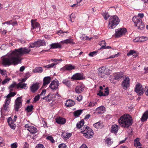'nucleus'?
<instances>
[{
	"label": "nucleus",
	"instance_id": "nucleus-1",
	"mask_svg": "<svg viewBox=\"0 0 148 148\" xmlns=\"http://www.w3.org/2000/svg\"><path fill=\"white\" fill-rule=\"evenodd\" d=\"M31 51L29 47H21L15 49L8 56V57L4 58L2 61L5 66H9L11 65H16L21 63L22 58L21 56L29 53Z\"/></svg>",
	"mask_w": 148,
	"mask_h": 148
},
{
	"label": "nucleus",
	"instance_id": "nucleus-2",
	"mask_svg": "<svg viewBox=\"0 0 148 148\" xmlns=\"http://www.w3.org/2000/svg\"><path fill=\"white\" fill-rule=\"evenodd\" d=\"M131 116L129 114H125L118 119V122L121 127L125 128L130 126L132 123Z\"/></svg>",
	"mask_w": 148,
	"mask_h": 148
},
{
	"label": "nucleus",
	"instance_id": "nucleus-3",
	"mask_svg": "<svg viewBox=\"0 0 148 148\" xmlns=\"http://www.w3.org/2000/svg\"><path fill=\"white\" fill-rule=\"evenodd\" d=\"M119 20L116 16H112L109 19L108 27L110 29L114 28L119 24Z\"/></svg>",
	"mask_w": 148,
	"mask_h": 148
},
{
	"label": "nucleus",
	"instance_id": "nucleus-4",
	"mask_svg": "<svg viewBox=\"0 0 148 148\" xmlns=\"http://www.w3.org/2000/svg\"><path fill=\"white\" fill-rule=\"evenodd\" d=\"M81 133L83 134L84 136L86 138H91L93 136L94 133L91 128L89 127L86 126L82 129Z\"/></svg>",
	"mask_w": 148,
	"mask_h": 148
},
{
	"label": "nucleus",
	"instance_id": "nucleus-5",
	"mask_svg": "<svg viewBox=\"0 0 148 148\" xmlns=\"http://www.w3.org/2000/svg\"><path fill=\"white\" fill-rule=\"evenodd\" d=\"M132 21L135 26H137L138 29H143L144 28V23L140 18H138L136 16H134L132 18Z\"/></svg>",
	"mask_w": 148,
	"mask_h": 148
},
{
	"label": "nucleus",
	"instance_id": "nucleus-6",
	"mask_svg": "<svg viewBox=\"0 0 148 148\" xmlns=\"http://www.w3.org/2000/svg\"><path fill=\"white\" fill-rule=\"evenodd\" d=\"M109 70L104 66L99 68L98 70V74L100 77L105 78L109 75L108 72Z\"/></svg>",
	"mask_w": 148,
	"mask_h": 148
},
{
	"label": "nucleus",
	"instance_id": "nucleus-7",
	"mask_svg": "<svg viewBox=\"0 0 148 148\" xmlns=\"http://www.w3.org/2000/svg\"><path fill=\"white\" fill-rule=\"evenodd\" d=\"M22 97H18L15 100L14 105V109L15 111L18 112L22 106Z\"/></svg>",
	"mask_w": 148,
	"mask_h": 148
},
{
	"label": "nucleus",
	"instance_id": "nucleus-8",
	"mask_svg": "<svg viewBox=\"0 0 148 148\" xmlns=\"http://www.w3.org/2000/svg\"><path fill=\"white\" fill-rule=\"evenodd\" d=\"M126 29L125 28H119L115 30V36L116 37H120L124 34L126 32Z\"/></svg>",
	"mask_w": 148,
	"mask_h": 148
},
{
	"label": "nucleus",
	"instance_id": "nucleus-9",
	"mask_svg": "<svg viewBox=\"0 0 148 148\" xmlns=\"http://www.w3.org/2000/svg\"><path fill=\"white\" fill-rule=\"evenodd\" d=\"M134 91L137 93L138 96H140L143 94L144 90L140 84H138L136 86Z\"/></svg>",
	"mask_w": 148,
	"mask_h": 148
},
{
	"label": "nucleus",
	"instance_id": "nucleus-10",
	"mask_svg": "<svg viewBox=\"0 0 148 148\" xmlns=\"http://www.w3.org/2000/svg\"><path fill=\"white\" fill-rule=\"evenodd\" d=\"M130 78L128 77H126L122 82L121 86L123 89L126 90L130 86Z\"/></svg>",
	"mask_w": 148,
	"mask_h": 148
},
{
	"label": "nucleus",
	"instance_id": "nucleus-11",
	"mask_svg": "<svg viewBox=\"0 0 148 148\" xmlns=\"http://www.w3.org/2000/svg\"><path fill=\"white\" fill-rule=\"evenodd\" d=\"M59 83L58 81H53L50 84L49 87L53 90H57L59 85Z\"/></svg>",
	"mask_w": 148,
	"mask_h": 148
},
{
	"label": "nucleus",
	"instance_id": "nucleus-12",
	"mask_svg": "<svg viewBox=\"0 0 148 148\" xmlns=\"http://www.w3.org/2000/svg\"><path fill=\"white\" fill-rule=\"evenodd\" d=\"M39 84L38 83L33 84L30 87V89L31 91L34 93L39 88Z\"/></svg>",
	"mask_w": 148,
	"mask_h": 148
},
{
	"label": "nucleus",
	"instance_id": "nucleus-13",
	"mask_svg": "<svg viewBox=\"0 0 148 148\" xmlns=\"http://www.w3.org/2000/svg\"><path fill=\"white\" fill-rule=\"evenodd\" d=\"M71 78L75 80L82 79L84 78L83 74L79 73H76L73 75Z\"/></svg>",
	"mask_w": 148,
	"mask_h": 148
},
{
	"label": "nucleus",
	"instance_id": "nucleus-14",
	"mask_svg": "<svg viewBox=\"0 0 148 148\" xmlns=\"http://www.w3.org/2000/svg\"><path fill=\"white\" fill-rule=\"evenodd\" d=\"M32 26L33 29H35V30H38L39 26V24L35 20H31Z\"/></svg>",
	"mask_w": 148,
	"mask_h": 148
},
{
	"label": "nucleus",
	"instance_id": "nucleus-15",
	"mask_svg": "<svg viewBox=\"0 0 148 148\" xmlns=\"http://www.w3.org/2000/svg\"><path fill=\"white\" fill-rule=\"evenodd\" d=\"M84 86L83 85H79L77 86L75 88V92L77 93H80L84 90Z\"/></svg>",
	"mask_w": 148,
	"mask_h": 148
},
{
	"label": "nucleus",
	"instance_id": "nucleus-16",
	"mask_svg": "<svg viewBox=\"0 0 148 148\" xmlns=\"http://www.w3.org/2000/svg\"><path fill=\"white\" fill-rule=\"evenodd\" d=\"M51 78L50 77H46L44 78L43 79V83L42 85V87L44 88L50 82Z\"/></svg>",
	"mask_w": 148,
	"mask_h": 148
},
{
	"label": "nucleus",
	"instance_id": "nucleus-17",
	"mask_svg": "<svg viewBox=\"0 0 148 148\" xmlns=\"http://www.w3.org/2000/svg\"><path fill=\"white\" fill-rule=\"evenodd\" d=\"M75 69V67L71 64H67L64 66L61 69L63 71H70Z\"/></svg>",
	"mask_w": 148,
	"mask_h": 148
},
{
	"label": "nucleus",
	"instance_id": "nucleus-18",
	"mask_svg": "<svg viewBox=\"0 0 148 148\" xmlns=\"http://www.w3.org/2000/svg\"><path fill=\"white\" fill-rule=\"evenodd\" d=\"M84 121L83 119L82 120L79 122L77 124V128L79 129H81V132L82 131V129L84 127H86V126H84Z\"/></svg>",
	"mask_w": 148,
	"mask_h": 148
},
{
	"label": "nucleus",
	"instance_id": "nucleus-19",
	"mask_svg": "<svg viewBox=\"0 0 148 148\" xmlns=\"http://www.w3.org/2000/svg\"><path fill=\"white\" fill-rule=\"evenodd\" d=\"M119 129V127L118 125L115 124L112 125L111 127V131L112 133L116 134L118 132Z\"/></svg>",
	"mask_w": 148,
	"mask_h": 148
},
{
	"label": "nucleus",
	"instance_id": "nucleus-20",
	"mask_svg": "<svg viewBox=\"0 0 148 148\" xmlns=\"http://www.w3.org/2000/svg\"><path fill=\"white\" fill-rule=\"evenodd\" d=\"M56 122L60 124H64L66 122L65 119L61 117H59L56 119Z\"/></svg>",
	"mask_w": 148,
	"mask_h": 148
},
{
	"label": "nucleus",
	"instance_id": "nucleus-21",
	"mask_svg": "<svg viewBox=\"0 0 148 148\" xmlns=\"http://www.w3.org/2000/svg\"><path fill=\"white\" fill-rule=\"evenodd\" d=\"M75 102L71 100H67L65 103V105L68 107H70L74 106Z\"/></svg>",
	"mask_w": 148,
	"mask_h": 148
},
{
	"label": "nucleus",
	"instance_id": "nucleus-22",
	"mask_svg": "<svg viewBox=\"0 0 148 148\" xmlns=\"http://www.w3.org/2000/svg\"><path fill=\"white\" fill-rule=\"evenodd\" d=\"M105 107L103 106L98 107L96 109V110L97 111V114H100L103 113L105 111Z\"/></svg>",
	"mask_w": 148,
	"mask_h": 148
},
{
	"label": "nucleus",
	"instance_id": "nucleus-23",
	"mask_svg": "<svg viewBox=\"0 0 148 148\" xmlns=\"http://www.w3.org/2000/svg\"><path fill=\"white\" fill-rule=\"evenodd\" d=\"M27 84L25 83H22V82H20L16 85V87L17 88H23L25 89H26L27 88Z\"/></svg>",
	"mask_w": 148,
	"mask_h": 148
},
{
	"label": "nucleus",
	"instance_id": "nucleus-24",
	"mask_svg": "<svg viewBox=\"0 0 148 148\" xmlns=\"http://www.w3.org/2000/svg\"><path fill=\"white\" fill-rule=\"evenodd\" d=\"M50 49H54L59 48L61 47V46L59 43H53L50 45Z\"/></svg>",
	"mask_w": 148,
	"mask_h": 148
},
{
	"label": "nucleus",
	"instance_id": "nucleus-25",
	"mask_svg": "<svg viewBox=\"0 0 148 148\" xmlns=\"http://www.w3.org/2000/svg\"><path fill=\"white\" fill-rule=\"evenodd\" d=\"M27 130L32 134H34L37 132L36 128L32 126H30L29 129H27Z\"/></svg>",
	"mask_w": 148,
	"mask_h": 148
},
{
	"label": "nucleus",
	"instance_id": "nucleus-26",
	"mask_svg": "<svg viewBox=\"0 0 148 148\" xmlns=\"http://www.w3.org/2000/svg\"><path fill=\"white\" fill-rule=\"evenodd\" d=\"M148 118V111L145 112L143 114L141 120L142 121L144 122L147 121Z\"/></svg>",
	"mask_w": 148,
	"mask_h": 148
},
{
	"label": "nucleus",
	"instance_id": "nucleus-27",
	"mask_svg": "<svg viewBox=\"0 0 148 148\" xmlns=\"http://www.w3.org/2000/svg\"><path fill=\"white\" fill-rule=\"evenodd\" d=\"M114 78L113 79L115 80H118L123 77V74L121 73H115L114 75Z\"/></svg>",
	"mask_w": 148,
	"mask_h": 148
},
{
	"label": "nucleus",
	"instance_id": "nucleus-28",
	"mask_svg": "<svg viewBox=\"0 0 148 148\" xmlns=\"http://www.w3.org/2000/svg\"><path fill=\"white\" fill-rule=\"evenodd\" d=\"M60 42L62 44L70 43L72 44H75V43L73 42V40L71 38L65 40H64L61 41Z\"/></svg>",
	"mask_w": 148,
	"mask_h": 148
},
{
	"label": "nucleus",
	"instance_id": "nucleus-29",
	"mask_svg": "<svg viewBox=\"0 0 148 148\" xmlns=\"http://www.w3.org/2000/svg\"><path fill=\"white\" fill-rule=\"evenodd\" d=\"M71 133H67L65 132H62L61 136L64 138L67 139L71 136Z\"/></svg>",
	"mask_w": 148,
	"mask_h": 148
},
{
	"label": "nucleus",
	"instance_id": "nucleus-30",
	"mask_svg": "<svg viewBox=\"0 0 148 148\" xmlns=\"http://www.w3.org/2000/svg\"><path fill=\"white\" fill-rule=\"evenodd\" d=\"M69 33L68 32H63L62 30H60L58 31L57 34L62 37H66Z\"/></svg>",
	"mask_w": 148,
	"mask_h": 148
},
{
	"label": "nucleus",
	"instance_id": "nucleus-31",
	"mask_svg": "<svg viewBox=\"0 0 148 148\" xmlns=\"http://www.w3.org/2000/svg\"><path fill=\"white\" fill-rule=\"evenodd\" d=\"M10 100L11 99H5V103L3 105V107L5 110H7V109L8 107V106L10 103Z\"/></svg>",
	"mask_w": 148,
	"mask_h": 148
},
{
	"label": "nucleus",
	"instance_id": "nucleus-32",
	"mask_svg": "<svg viewBox=\"0 0 148 148\" xmlns=\"http://www.w3.org/2000/svg\"><path fill=\"white\" fill-rule=\"evenodd\" d=\"M132 55L135 58L138 56L136 52L134 50H131L127 53V55L129 56Z\"/></svg>",
	"mask_w": 148,
	"mask_h": 148
},
{
	"label": "nucleus",
	"instance_id": "nucleus-33",
	"mask_svg": "<svg viewBox=\"0 0 148 148\" xmlns=\"http://www.w3.org/2000/svg\"><path fill=\"white\" fill-rule=\"evenodd\" d=\"M83 110H78L74 111L73 112L74 115L76 117H78L80 115L82 112Z\"/></svg>",
	"mask_w": 148,
	"mask_h": 148
},
{
	"label": "nucleus",
	"instance_id": "nucleus-34",
	"mask_svg": "<svg viewBox=\"0 0 148 148\" xmlns=\"http://www.w3.org/2000/svg\"><path fill=\"white\" fill-rule=\"evenodd\" d=\"M40 46V45L38 44V41L35 42L34 43H31L29 46V47L32 48H33L34 47H39Z\"/></svg>",
	"mask_w": 148,
	"mask_h": 148
},
{
	"label": "nucleus",
	"instance_id": "nucleus-35",
	"mask_svg": "<svg viewBox=\"0 0 148 148\" xmlns=\"http://www.w3.org/2000/svg\"><path fill=\"white\" fill-rule=\"evenodd\" d=\"M62 83L68 87H70L71 85V82L70 81L66 79H64Z\"/></svg>",
	"mask_w": 148,
	"mask_h": 148
},
{
	"label": "nucleus",
	"instance_id": "nucleus-36",
	"mask_svg": "<svg viewBox=\"0 0 148 148\" xmlns=\"http://www.w3.org/2000/svg\"><path fill=\"white\" fill-rule=\"evenodd\" d=\"M17 84L15 82H13V83L10 86L9 89L10 92H12L13 90V88L16 86Z\"/></svg>",
	"mask_w": 148,
	"mask_h": 148
},
{
	"label": "nucleus",
	"instance_id": "nucleus-37",
	"mask_svg": "<svg viewBox=\"0 0 148 148\" xmlns=\"http://www.w3.org/2000/svg\"><path fill=\"white\" fill-rule=\"evenodd\" d=\"M34 106L33 105H30L28 106L25 109V110L27 112H31L33 109Z\"/></svg>",
	"mask_w": 148,
	"mask_h": 148
},
{
	"label": "nucleus",
	"instance_id": "nucleus-38",
	"mask_svg": "<svg viewBox=\"0 0 148 148\" xmlns=\"http://www.w3.org/2000/svg\"><path fill=\"white\" fill-rule=\"evenodd\" d=\"M94 126L97 128H101L102 127V124L99 122H98L94 124Z\"/></svg>",
	"mask_w": 148,
	"mask_h": 148
},
{
	"label": "nucleus",
	"instance_id": "nucleus-39",
	"mask_svg": "<svg viewBox=\"0 0 148 148\" xmlns=\"http://www.w3.org/2000/svg\"><path fill=\"white\" fill-rule=\"evenodd\" d=\"M106 142L107 145L110 146L113 143V141L110 138H108L106 139Z\"/></svg>",
	"mask_w": 148,
	"mask_h": 148
},
{
	"label": "nucleus",
	"instance_id": "nucleus-40",
	"mask_svg": "<svg viewBox=\"0 0 148 148\" xmlns=\"http://www.w3.org/2000/svg\"><path fill=\"white\" fill-rule=\"evenodd\" d=\"M42 67H38L36 68L34 70V73H40L42 71Z\"/></svg>",
	"mask_w": 148,
	"mask_h": 148
},
{
	"label": "nucleus",
	"instance_id": "nucleus-41",
	"mask_svg": "<svg viewBox=\"0 0 148 148\" xmlns=\"http://www.w3.org/2000/svg\"><path fill=\"white\" fill-rule=\"evenodd\" d=\"M51 60L53 62H54L56 63H54L55 64H58L60 62H61L62 61V59H52Z\"/></svg>",
	"mask_w": 148,
	"mask_h": 148
},
{
	"label": "nucleus",
	"instance_id": "nucleus-42",
	"mask_svg": "<svg viewBox=\"0 0 148 148\" xmlns=\"http://www.w3.org/2000/svg\"><path fill=\"white\" fill-rule=\"evenodd\" d=\"M38 42L39 45H40V46H45L46 45L44 40H38Z\"/></svg>",
	"mask_w": 148,
	"mask_h": 148
},
{
	"label": "nucleus",
	"instance_id": "nucleus-43",
	"mask_svg": "<svg viewBox=\"0 0 148 148\" xmlns=\"http://www.w3.org/2000/svg\"><path fill=\"white\" fill-rule=\"evenodd\" d=\"M56 64H55L54 63H52L51 64H49L48 65L45 66L44 67L45 68H47V69H49L53 67L54 65H56Z\"/></svg>",
	"mask_w": 148,
	"mask_h": 148
},
{
	"label": "nucleus",
	"instance_id": "nucleus-44",
	"mask_svg": "<svg viewBox=\"0 0 148 148\" xmlns=\"http://www.w3.org/2000/svg\"><path fill=\"white\" fill-rule=\"evenodd\" d=\"M75 14L72 13L70 16V20L71 22H73L74 21L75 18Z\"/></svg>",
	"mask_w": 148,
	"mask_h": 148
},
{
	"label": "nucleus",
	"instance_id": "nucleus-45",
	"mask_svg": "<svg viewBox=\"0 0 148 148\" xmlns=\"http://www.w3.org/2000/svg\"><path fill=\"white\" fill-rule=\"evenodd\" d=\"M7 122L9 125L14 123V120H12V119L11 117H9L8 118L7 120Z\"/></svg>",
	"mask_w": 148,
	"mask_h": 148
},
{
	"label": "nucleus",
	"instance_id": "nucleus-46",
	"mask_svg": "<svg viewBox=\"0 0 148 148\" xmlns=\"http://www.w3.org/2000/svg\"><path fill=\"white\" fill-rule=\"evenodd\" d=\"M147 38L146 37L142 36L139 37V40L140 42L145 41L147 40Z\"/></svg>",
	"mask_w": 148,
	"mask_h": 148
},
{
	"label": "nucleus",
	"instance_id": "nucleus-47",
	"mask_svg": "<svg viewBox=\"0 0 148 148\" xmlns=\"http://www.w3.org/2000/svg\"><path fill=\"white\" fill-rule=\"evenodd\" d=\"M103 16L105 20H107L108 18V17L110 16L108 13L106 12L104 13L103 14Z\"/></svg>",
	"mask_w": 148,
	"mask_h": 148
},
{
	"label": "nucleus",
	"instance_id": "nucleus-48",
	"mask_svg": "<svg viewBox=\"0 0 148 148\" xmlns=\"http://www.w3.org/2000/svg\"><path fill=\"white\" fill-rule=\"evenodd\" d=\"M97 104L96 102L92 101L90 102L88 105V106L92 107L94 106H95Z\"/></svg>",
	"mask_w": 148,
	"mask_h": 148
},
{
	"label": "nucleus",
	"instance_id": "nucleus-49",
	"mask_svg": "<svg viewBox=\"0 0 148 148\" xmlns=\"http://www.w3.org/2000/svg\"><path fill=\"white\" fill-rule=\"evenodd\" d=\"M99 45L102 46H106V43L105 40H102L99 42Z\"/></svg>",
	"mask_w": 148,
	"mask_h": 148
},
{
	"label": "nucleus",
	"instance_id": "nucleus-50",
	"mask_svg": "<svg viewBox=\"0 0 148 148\" xmlns=\"http://www.w3.org/2000/svg\"><path fill=\"white\" fill-rule=\"evenodd\" d=\"M47 139L50 140L52 143H54V140L53 138L51 136H49L47 137Z\"/></svg>",
	"mask_w": 148,
	"mask_h": 148
},
{
	"label": "nucleus",
	"instance_id": "nucleus-51",
	"mask_svg": "<svg viewBox=\"0 0 148 148\" xmlns=\"http://www.w3.org/2000/svg\"><path fill=\"white\" fill-rule=\"evenodd\" d=\"M59 148H66V145L64 143H62L60 144L58 146Z\"/></svg>",
	"mask_w": 148,
	"mask_h": 148
},
{
	"label": "nucleus",
	"instance_id": "nucleus-52",
	"mask_svg": "<svg viewBox=\"0 0 148 148\" xmlns=\"http://www.w3.org/2000/svg\"><path fill=\"white\" fill-rule=\"evenodd\" d=\"M10 79L9 78H8L5 79L2 82V84L3 85L5 84L7 82L9 81Z\"/></svg>",
	"mask_w": 148,
	"mask_h": 148
},
{
	"label": "nucleus",
	"instance_id": "nucleus-53",
	"mask_svg": "<svg viewBox=\"0 0 148 148\" xmlns=\"http://www.w3.org/2000/svg\"><path fill=\"white\" fill-rule=\"evenodd\" d=\"M97 52V51H94L92 52H90L89 54L88 55L92 57L94 55H95Z\"/></svg>",
	"mask_w": 148,
	"mask_h": 148
},
{
	"label": "nucleus",
	"instance_id": "nucleus-54",
	"mask_svg": "<svg viewBox=\"0 0 148 148\" xmlns=\"http://www.w3.org/2000/svg\"><path fill=\"white\" fill-rule=\"evenodd\" d=\"M11 148H16L17 147V143H14L11 144Z\"/></svg>",
	"mask_w": 148,
	"mask_h": 148
},
{
	"label": "nucleus",
	"instance_id": "nucleus-55",
	"mask_svg": "<svg viewBox=\"0 0 148 148\" xmlns=\"http://www.w3.org/2000/svg\"><path fill=\"white\" fill-rule=\"evenodd\" d=\"M36 148H45L42 144H38L36 147Z\"/></svg>",
	"mask_w": 148,
	"mask_h": 148
},
{
	"label": "nucleus",
	"instance_id": "nucleus-56",
	"mask_svg": "<svg viewBox=\"0 0 148 148\" xmlns=\"http://www.w3.org/2000/svg\"><path fill=\"white\" fill-rule=\"evenodd\" d=\"M107 88H105L106 90L104 91V95H105L104 96L108 95L109 93L108 90Z\"/></svg>",
	"mask_w": 148,
	"mask_h": 148
},
{
	"label": "nucleus",
	"instance_id": "nucleus-57",
	"mask_svg": "<svg viewBox=\"0 0 148 148\" xmlns=\"http://www.w3.org/2000/svg\"><path fill=\"white\" fill-rule=\"evenodd\" d=\"M82 96L79 95L76 97V99L79 101H81L82 99Z\"/></svg>",
	"mask_w": 148,
	"mask_h": 148
},
{
	"label": "nucleus",
	"instance_id": "nucleus-58",
	"mask_svg": "<svg viewBox=\"0 0 148 148\" xmlns=\"http://www.w3.org/2000/svg\"><path fill=\"white\" fill-rule=\"evenodd\" d=\"M11 25H12L13 26L17 25V23L16 21H12V22H11Z\"/></svg>",
	"mask_w": 148,
	"mask_h": 148
},
{
	"label": "nucleus",
	"instance_id": "nucleus-59",
	"mask_svg": "<svg viewBox=\"0 0 148 148\" xmlns=\"http://www.w3.org/2000/svg\"><path fill=\"white\" fill-rule=\"evenodd\" d=\"M144 16V15L143 13H139L137 16V17L138 18L139 17H140L141 18H142Z\"/></svg>",
	"mask_w": 148,
	"mask_h": 148
},
{
	"label": "nucleus",
	"instance_id": "nucleus-60",
	"mask_svg": "<svg viewBox=\"0 0 148 148\" xmlns=\"http://www.w3.org/2000/svg\"><path fill=\"white\" fill-rule=\"evenodd\" d=\"M40 96L38 95L35 96L34 98V101L35 102L39 100L40 99Z\"/></svg>",
	"mask_w": 148,
	"mask_h": 148
},
{
	"label": "nucleus",
	"instance_id": "nucleus-61",
	"mask_svg": "<svg viewBox=\"0 0 148 148\" xmlns=\"http://www.w3.org/2000/svg\"><path fill=\"white\" fill-rule=\"evenodd\" d=\"M144 91H145V94L147 96H148V88L147 86H145V87Z\"/></svg>",
	"mask_w": 148,
	"mask_h": 148
},
{
	"label": "nucleus",
	"instance_id": "nucleus-62",
	"mask_svg": "<svg viewBox=\"0 0 148 148\" xmlns=\"http://www.w3.org/2000/svg\"><path fill=\"white\" fill-rule=\"evenodd\" d=\"M97 95L100 96H104L105 95H104V93L101 91V90H99V92L97 94Z\"/></svg>",
	"mask_w": 148,
	"mask_h": 148
},
{
	"label": "nucleus",
	"instance_id": "nucleus-63",
	"mask_svg": "<svg viewBox=\"0 0 148 148\" xmlns=\"http://www.w3.org/2000/svg\"><path fill=\"white\" fill-rule=\"evenodd\" d=\"M139 139L138 138H137L136 139L134 140V145L135 146H136L137 145V144L138 143V142H139Z\"/></svg>",
	"mask_w": 148,
	"mask_h": 148
},
{
	"label": "nucleus",
	"instance_id": "nucleus-64",
	"mask_svg": "<svg viewBox=\"0 0 148 148\" xmlns=\"http://www.w3.org/2000/svg\"><path fill=\"white\" fill-rule=\"evenodd\" d=\"M9 125L10 127L12 129L14 130L15 129V125L14 123Z\"/></svg>",
	"mask_w": 148,
	"mask_h": 148
}]
</instances>
